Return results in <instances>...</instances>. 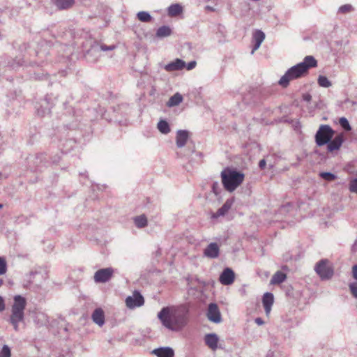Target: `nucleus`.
<instances>
[{"mask_svg":"<svg viewBox=\"0 0 357 357\" xmlns=\"http://www.w3.org/2000/svg\"><path fill=\"white\" fill-rule=\"evenodd\" d=\"M188 303L178 306L164 307L158 314L162 325L171 331L178 332L183 330L189 321L190 308L199 303L201 296V282L195 277L188 278Z\"/></svg>","mask_w":357,"mask_h":357,"instance_id":"1","label":"nucleus"},{"mask_svg":"<svg viewBox=\"0 0 357 357\" xmlns=\"http://www.w3.org/2000/svg\"><path fill=\"white\" fill-rule=\"evenodd\" d=\"M317 61L312 56H307L303 61L289 68L283 75L278 84L282 87H287L292 79H298L306 74L310 68L316 67Z\"/></svg>","mask_w":357,"mask_h":357,"instance_id":"2","label":"nucleus"},{"mask_svg":"<svg viewBox=\"0 0 357 357\" xmlns=\"http://www.w3.org/2000/svg\"><path fill=\"white\" fill-rule=\"evenodd\" d=\"M26 305L25 298L20 295H16L13 298V304L11 306V314L8 321L13 326L15 331H19V325L24 321V310Z\"/></svg>","mask_w":357,"mask_h":357,"instance_id":"3","label":"nucleus"},{"mask_svg":"<svg viewBox=\"0 0 357 357\" xmlns=\"http://www.w3.org/2000/svg\"><path fill=\"white\" fill-rule=\"evenodd\" d=\"M244 174L227 167L221 172L222 183L228 192H234L243 181Z\"/></svg>","mask_w":357,"mask_h":357,"instance_id":"4","label":"nucleus"},{"mask_svg":"<svg viewBox=\"0 0 357 357\" xmlns=\"http://www.w3.org/2000/svg\"><path fill=\"white\" fill-rule=\"evenodd\" d=\"M335 131L329 125L321 124L317 130L314 139L318 146H322L330 142L333 138Z\"/></svg>","mask_w":357,"mask_h":357,"instance_id":"5","label":"nucleus"},{"mask_svg":"<svg viewBox=\"0 0 357 357\" xmlns=\"http://www.w3.org/2000/svg\"><path fill=\"white\" fill-rule=\"evenodd\" d=\"M314 271L322 280H330L334 274L333 267L327 259L319 261L314 266Z\"/></svg>","mask_w":357,"mask_h":357,"instance_id":"6","label":"nucleus"},{"mask_svg":"<svg viewBox=\"0 0 357 357\" xmlns=\"http://www.w3.org/2000/svg\"><path fill=\"white\" fill-rule=\"evenodd\" d=\"M114 271L112 267L98 270L93 276L96 283H105L109 282L114 275Z\"/></svg>","mask_w":357,"mask_h":357,"instance_id":"7","label":"nucleus"},{"mask_svg":"<svg viewBox=\"0 0 357 357\" xmlns=\"http://www.w3.org/2000/svg\"><path fill=\"white\" fill-rule=\"evenodd\" d=\"M206 315L207 319L213 323L220 324L222 322L221 313L216 303H211L208 305Z\"/></svg>","mask_w":357,"mask_h":357,"instance_id":"8","label":"nucleus"},{"mask_svg":"<svg viewBox=\"0 0 357 357\" xmlns=\"http://www.w3.org/2000/svg\"><path fill=\"white\" fill-rule=\"evenodd\" d=\"M126 303L128 308L134 309L142 306L144 303V299L139 291H135L132 296L126 298Z\"/></svg>","mask_w":357,"mask_h":357,"instance_id":"9","label":"nucleus"},{"mask_svg":"<svg viewBox=\"0 0 357 357\" xmlns=\"http://www.w3.org/2000/svg\"><path fill=\"white\" fill-rule=\"evenodd\" d=\"M191 137V132L187 130H178L176 134V144L178 148L185 146Z\"/></svg>","mask_w":357,"mask_h":357,"instance_id":"10","label":"nucleus"},{"mask_svg":"<svg viewBox=\"0 0 357 357\" xmlns=\"http://www.w3.org/2000/svg\"><path fill=\"white\" fill-rule=\"evenodd\" d=\"M234 272L230 268H225L219 278L220 282L223 285H230L234 282Z\"/></svg>","mask_w":357,"mask_h":357,"instance_id":"11","label":"nucleus"},{"mask_svg":"<svg viewBox=\"0 0 357 357\" xmlns=\"http://www.w3.org/2000/svg\"><path fill=\"white\" fill-rule=\"evenodd\" d=\"M344 142V136L342 134H339L335 136L333 139L330 140V142L327 143V150L328 152H333L340 149Z\"/></svg>","mask_w":357,"mask_h":357,"instance_id":"12","label":"nucleus"},{"mask_svg":"<svg viewBox=\"0 0 357 357\" xmlns=\"http://www.w3.org/2000/svg\"><path fill=\"white\" fill-rule=\"evenodd\" d=\"M265 39V33L261 30H256L252 35V43L254 46L251 51V54H253L256 50H257L263 41Z\"/></svg>","mask_w":357,"mask_h":357,"instance_id":"13","label":"nucleus"},{"mask_svg":"<svg viewBox=\"0 0 357 357\" xmlns=\"http://www.w3.org/2000/svg\"><path fill=\"white\" fill-rule=\"evenodd\" d=\"M220 254V248L218 243H211L204 251L205 257L209 259L218 258Z\"/></svg>","mask_w":357,"mask_h":357,"instance_id":"14","label":"nucleus"},{"mask_svg":"<svg viewBox=\"0 0 357 357\" xmlns=\"http://www.w3.org/2000/svg\"><path fill=\"white\" fill-rule=\"evenodd\" d=\"M185 67V62L181 59H176L175 60L166 64L164 67L165 70L167 72H173L180 70Z\"/></svg>","mask_w":357,"mask_h":357,"instance_id":"15","label":"nucleus"},{"mask_svg":"<svg viewBox=\"0 0 357 357\" xmlns=\"http://www.w3.org/2000/svg\"><path fill=\"white\" fill-rule=\"evenodd\" d=\"M206 344L213 351L218 349L219 337L215 333L206 334L204 337Z\"/></svg>","mask_w":357,"mask_h":357,"instance_id":"16","label":"nucleus"},{"mask_svg":"<svg viewBox=\"0 0 357 357\" xmlns=\"http://www.w3.org/2000/svg\"><path fill=\"white\" fill-rule=\"evenodd\" d=\"M51 97L47 96L43 100L42 105L40 108H37V113L40 116H45L50 113L52 107V103H50Z\"/></svg>","mask_w":357,"mask_h":357,"instance_id":"17","label":"nucleus"},{"mask_svg":"<svg viewBox=\"0 0 357 357\" xmlns=\"http://www.w3.org/2000/svg\"><path fill=\"white\" fill-rule=\"evenodd\" d=\"M152 354L157 357H174V351L169 347H160L153 350Z\"/></svg>","mask_w":357,"mask_h":357,"instance_id":"18","label":"nucleus"},{"mask_svg":"<svg viewBox=\"0 0 357 357\" xmlns=\"http://www.w3.org/2000/svg\"><path fill=\"white\" fill-rule=\"evenodd\" d=\"M273 301L274 298L272 293L266 292L264 294L262 303L266 314L270 313Z\"/></svg>","mask_w":357,"mask_h":357,"instance_id":"19","label":"nucleus"},{"mask_svg":"<svg viewBox=\"0 0 357 357\" xmlns=\"http://www.w3.org/2000/svg\"><path fill=\"white\" fill-rule=\"evenodd\" d=\"M91 317L93 322L99 326H102L105 324V314L101 308H96L93 311Z\"/></svg>","mask_w":357,"mask_h":357,"instance_id":"20","label":"nucleus"},{"mask_svg":"<svg viewBox=\"0 0 357 357\" xmlns=\"http://www.w3.org/2000/svg\"><path fill=\"white\" fill-rule=\"evenodd\" d=\"M52 2L59 10H67L75 3L74 0H52Z\"/></svg>","mask_w":357,"mask_h":357,"instance_id":"21","label":"nucleus"},{"mask_svg":"<svg viewBox=\"0 0 357 357\" xmlns=\"http://www.w3.org/2000/svg\"><path fill=\"white\" fill-rule=\"evenodd\" d=\"M234 202V198H230L226 200L225 204L220 208L216 212V217L223 216L225 215L229 210L231 208V206Z\"/></svg>","mask_w":357,"mask_h":357,"instance_id":"22","label":"nucleus"},{"mask_svg":"<svg viewBox=\"0 0 357 357\" xmlns=\"http://www.w3.org/2000/svg\"><path fill=\"white\" fill-rule=\"evenodd\" d=\"M34 322L38 326H46L49 323V317L45 313L38 312L36 313Z\"/></svg>","mask_w":357,"mask_h":357,"instance_id":"23","label":"nucleus"},{"mask_svg":"<svg viewBox=\"0 0 357 357\" xmlns=\"http://www.w3.org/2000/svg\"><path fill=\"white\" fill-rule=\"evenodd\" d=\"M116 48L115 45H98L96 44L91 47V48L88 51V54L91 53H96L100 51H112Z\"/></svg>","mask_w":357,"mask_h":357,"instance_id":"24","label":"nucleus"},{"mask_svg":"<svg viewBox=\"0 0 357 357\" xmlns=\"http://www.w3.org/2000/svg\"><path fill=\"white\" fill-rule=\"evenodd\" d=\"M183 12L182 6L178 3L170 5L167 8V14L170 17H175Z\"/></svg>","mask_w":357,"mask_h":357,"instance_id":"25","label":"nucleus"},{"mask_svg":"<svg viewBox=\"0 0 357 357\" xmlns=\"http://www.w3.org/2000/svg\"><path fill=\"white\" fill-rule=\"evenodd\" d=\"M183 101V96L179 93H176L174 95L170 97L168 102H167V106L169 107H172L178 105Z\"/></svg>","mask_w":357,"mask_h":357,"instance_id":"26","label":"nucleus"},{"mask_svg":"<svg viewBox=\"0 0 357 357\" xmlns=\"http://www.w3.org/2000/svg\"><path fill=\"white\" fill-rule=\"evenodd\" d=\"M287 276L286 274H284L282 271H277L272 277L271 280V283L273 284H279L283 282Z\"/></svg>","mask_w":357,"mask_h":357,"instance_id":"27","label":"nucleus"},{"mask_svg":"<svg viewBox=\"0 0 357 357\" xmlns=\"http://www.w3.org/2000/svg\"><path fill=\"white\" fill-rule=\"evenodd\" d=\"M134 223L137 228H144L147 225L148 221L145 215L136 216L133 218Z\"/></svg>","mask_w":357,"mask_h":357,"instance_id":"28","label":"nucleus"},{"mask_svg":"<svg viewBox=\"0 0 357 357\" xmlns=\"http://www.w3.org/2000/svg\"><path fill=\"white\" fill-rule=\"evenodd\" d=\"M172 30L168 26H162L159 27L156 31V36L158 38H165L170 36Z\"/></svg>","mask_w":357,"mask_h":357,"instance_id":"29","label":"nucleus"},{"mask_svg":"<svg viewBox=\"0 0 357 357\" xmlns=\"http://www.w3.org/2000/svg\"><path fill=\"white\" fill-rule=\"evenodd\" d=\"M158 129L164 135H167L170 132V127L168 122L165 120H160L158 123Z\"/></svg>","mask_w":357,"mask_h":357,"instance_id":"30","label":"nucleus"},{"mask_svg":"<svg viewBox=\"0 0 357 357\" xmlns=\"http://www.w3.org/2000/svg\"><path fill=\"white\" fill-rule=\"evenodd\" d=\"M137 19L142 22H149L152 20L151 15L146 11H139L137 14Z\"/></svg>","mask_w":357,"mask_h":357,"instance_id":"31","label":"nucleus"},{"mask_svg":"<svg viewBox=\"0 0 357 357\" xmlns=\"http://www.w3.org/2000/svg\"><path fill=\"white\" fill-rule=\"evenodd\" d=\"M317 82L320 86L324 88H328L332 85L329 79L324 75H319L317 79Z\"/></svg>","mask_w":357,"mask_h":357,"instance_id":"32","label":"nucleus"},{"mask_svg":"<svg viewBox=\"0 0 357 357\" xmlns=\"http://www.w3.org/2000/svg\"><path fill=\"white\" fill-rule=\"evenodd\" d=\"M319 176L327 181H333L337 178L336 175L331 172H320Z\"/></svg>","mask_w":357,"mask_h":357,"instance_id":"33","label":"nucleus"},{"mask_svg":"<svg viewBox=\"0 0 357 357\" xmlns=\"http://www.w3.org/2000/svg\"><path fill=\"white\" fill-rule=\"evenodd\" d=\"M340 126L345 130L349 131L351 130V127L345 117H341L339 120Z\"/></svg>","mask_w":357,"mask_h":357,"instance_id":"34","label":"nucleus"},{"mask_svg":"<svg viewBox=\"0 0 357 357\" xmlns=\"http://www.w3.org/2000/svg\"><path fill=\"white\" fill-rule=\"evenodd\" d=\"M10 349L8 345H3L0 351V357H10Z\"/></svg>","mask_w":357,"mask_h":357,"instance_id":"35","label":"nucleus"},{"mask_svg":"<svg viewBox=\"0 0 357 357\" xmlns=\"http://www.w3.org/2000/svg\"><path fill=\"white\" fill-rule=\"evenodd\" d=\"M354 10L353 6L350 4H345L343 6H341L339 9L338 12L340 13H347Z\"/></svg>","mask_w":357,"mask_h":357,"instance_id":"36","label":"nucleus"},{"mask_svg":"<svg viewBox=\"0 0 357 357\" xmlns=\"http://www.w3.org/2000/svg\"><path fill=\"white\" fill-rule=\"evenodd\" d=\"M7 271V263L4 258L0 257V275H3Z\"/></svg>","mask_w":357,"mask_h":357,"instance_id":"37","label":"nucleus"},{"mask_svg":"<svg viewBox=\"0 0 357 357\" xmlns=\"http://www.w3.org/2000/svg\"><path fill=\"white\" fill-rule=\"evenodd\" d=\"M349 190L351 192L357 193V178L351 179L349 183Z\"/></svg>","mask_w":357,"mask_h":357,"instance_id":"38","label":"nucleus"},{"mask_svg":"<svg viewBox=\"0 0 357 357\" xmlns=\"http://www.w3.org/2000/svg\"><path fill=\"white\" fill-rule=\"evenodd\" d=\"M349 287L354 297L357 298V282L351 283Z\"/></svg>","mask_w":357,"mask_h":357,"instance_id":"39","label":"nucleus"},{"mask_svg":"<svg viewBox=\"0 0 357 357\" xmlns=\"http://www.w3.org/2000/svg\"><path fill=\"white\" fill-rule=\"evenodd\" d=\"M196 61H192L190 62H189L188 63H185V67L187 68V70H192L193 69L195 66H196Z\"/></svg>","mask_w":357,"mask_h":357,"instance_id":"40","label":"nucleus"},{"mask_svg":"<svg viewBox=\"0 0 357 357\" xmlns=\"http://www.w3.org/2000/svg\"><path fill=\"white\" fill-rule=\"evenodd\" d=\"M352 276L355 280H357V265H354L352 267Z\"/></svg>","mask_w":357,"mask_h":357,"instance_id":"41","label":"nucleus"},{"mask_svg":"<svg viewBox=\"0 0 357 357\" xmlns=\"http://www.w3.org/2000/svg\"><path fill=\"white\" fill-rule=\"evenodd\" d=\"M5 309V303L3 298L0 296V312L3 311Z\"/></svg>","mask_w":357,"mask_h":357,"instance_id":"42","label":"nucleus"},{"mask_svg":"<svg viewBox=\"0 0 357 357\" xmlns=\"http://www.w3.org/2000/svg\"><path fill=\"white\" fill-rule=\"evenodd\" d=\"M266 165V162L264 159H262L259 162V167L260 169H264Z\"/></svg>","mask_w":357,"mask_h":357,"instance_id":"43","label":"nucleus"},{"mask_svg":"<svg viewBox=\"0 0 357 357\" xmlns=\"http://www.w3.org/2000/svg\"><path fill=\"white\" fill-rule=\"evenodd\" d=\"M303 98L305 101L310 102L311 100L312 96L310 94L306 93L303 96Z\"/></svg>","mask_w":357,"mask_h":357,"instance_id":"44","label":"nucleus"},{"mask_svg":"<svg viewBox=\"0 0 357 357\" xmlns=\"http://www.w3.org/2000/svg\"><path fill=\"white\" fill-rule=\"evenodd\" d=\"M255 321L259 326H261V325L264 324V323L263 319L261 318H259V317L256 318Z\"/></svg>","mask_w":357,"mask_h":357,"instance_id":"45","label":"nucleus"},{"mask_svg":"<svg viewBox=\"0 0 357 357\" xmlns=\"http://www.w3.org/2000/svg\"><path fill=\"white\" fill-rule=\"evenodd\" d=\"M218 185V183H214L213 184V192H214L215 194H217V193H218V192H217V191H216V187H217Z\"/></svg>","mask_w":357,"mask_h":357,"instance_id":"46","label":"nucleus"},{"mask_svg":"<svg viewBox=\"0 0 357 357\" xmlns=\"http://www.w3.org/2000/svg\"><path fill=\"white\" fill-rule=\"evenodd\" d=\"M3 284V280L0 279V287Z\"/></svg>","mask_w":357,"mask_h":357,"instance_id":"47","label":"nucleus"},{"mask_svg":"<svg viewBox=\"0 0 357 357\" xmlns=\"http://www.w3.org/2000/svg\"><path fill=\"white\" fill-rule=\"evenodd\" d=\"M3 207V205L1 204H0V208H1Z\"/></svg>","mask_w":357,"mask_h":357,"instance_id":"48","label":"nucleus"},{"mask_svg":"<svg viewBox=\"0 0 357 357\" xmlns=\"http://www.w3.org/2000/svg\"><path fill=\"white\" fill-rule=\"evenodd\" d=\"M244 100L245 101L246 103H249L248 101L245 100V98H244Z\"/></svg>","mask_w":357,"mask_h":357,"instance_id":"49","label":"nucleus"},{"mask_svg":"<svg viewBox=\"0 0 357 357\" xmlns=\"http://www.w3.org/2000/svg\"><path fill=\"white\" fill-rule=\"evenodd\" d=\"M355 245H356V246H357V241H356Z\"/></svg>","mask_w":357,"mask_h":357,"instance_id":"50","label":"nucleus"}]
</instances>
